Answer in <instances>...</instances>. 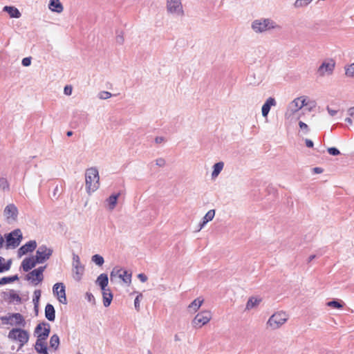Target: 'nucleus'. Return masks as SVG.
I'll list each match as a JSON object with an SVG mask.
<instances>
[{
    "mask_svg": "<svg viewBox=\"0 0 354 354\" xmlns=\"http://www.w3.org/2000/svg\"><path fill=\"white\" fill-rule=\"evenodd\" d=\"M289 315L283 310L274 313L268 319L266 327L272 330L281 328L288 320Z\"/></svg>",
    "mask_w": 354,
    "mask_h": 354,
    "instance_id": "obj_1",
    "label": "nucleus"
},
{
    "mask_svg": "<svg viewBox=\"0 0 354 354\" xmlns=\"http://www.w3.org/2000/svg\"><path fill=\"white\" fill-rule=\"evenodd\" d=\"M8 338L19 344V349L21 348L26 344L30 338V333L28 331L22 329L21 327H16L11 329L8 335Z\"/></svg>",
    "mask_w": 354,
    "mask_h": 354,
    "instance_id": "obj_2",
    "label": "nucleus"
},
{
    "mask_svg": "<svg viewBox=\"0 0 354 354\" xmlns=\"http://www.w3.org/2000/svg\"><path fill=\"white\" fill-rule=\"evenodd\" d=\"M86 189L88 194L94 192L99 187V174L98 171L95 167H91L86 171Z\"/></svg>",
    "mask_w": 354,
    "mask_h": 354,
    "instance_id": "obj_3",
    "label": "nucleus"
},
{
    "mask_svg": "<svg viewBox=\"0 0 354 354\" xmlns=\"http://www.w3.org/2000/svg\"><path fill=\"white\" fill-rule=\"evenodd\" d=\"M131 272L118 267L114 268L110 274L111 281L117 283L118 280H122L124 283L129 286L131 283Z\"/></svg>",
    "mask_w": 354,
    "mask_h": 354,
    "instance_id": "obj_4",
    "label": "nucleus"
},
{
    "mask_svg": "<svg viewBox=\"0 0 354 354\" xmlns=\"http://www.w3.org/2000/svg\"><path fill=\"white\" fill-rule=\"evenodd\" d=\"M3 324L12 326L24 327L26 322L20 313H9L5 316L0 317Z\"/></svg>",
    "mask_w": 354,
    "mask_h": 354,
    "instance_id": "obj_5",
    "label": "nucleus"
},
{
    "mask_svg": "<svg viewBox=\"0 0 354 354\" xmlns=\"http://www.w3.org/2000/svg\"><path fill=\"white\" fill-rule=\"evenodd\" d=\"M212 318V314L210 310H202L196 315L192 324L194 328H201L209 322Z\"/></svg>",
    "mask_w": 354,
    "mask_h": 354,
    "instance_id": "obj_6",
    "label": "nucleus"
},
{
    "mask_svg": "<svg viewBox=\"0 0 354 354\" xmlns=\"http://www.w3.org/2000/svg\"><path fill=\"white\" fill-rule=\"evenodd\" d=\"M277 27L275 23L270 19H257L252 24V28L255 32H263Z\"/></svg>",
    "mask_w": 354,
    "mask_h": 354,
    "instance_id": "obj_7",
    "label": "nucleus"
},
{
    "mask_svg": "<svg viewBox=\"0 0 354 354\" xmlns=\"http://www.w3.org/2000/svg\"><path fill=\"white\" fill-rule=\"evenodd\" d=\"M84 272V266L81 263L80 257L78 255L73 254V263H72V277L77 281H80Z\"/></svg>",
    "mask_w": 354,
    "mask_h": 354,
    "instance_id": "obj_8",
    "label": "nucleus"
},
{
    "mask_svg": "<svg viewBox=\"0 0 354 354\" xmlns=\"http://www.w3.org/2000/svg\"><path fill=\"white\" fill-rule=\"evenodd\" d=\"M306 105V98L297 97L292 100L288 106L285 113L286 118H290L295 113Z\"/></svg>",
    "mask_w": 354,
    "mask_h": 354,
    "instance_id": "obj_9",
    "label": "nucleus"
},
{
    "mask_svg": "<svg viewBox=\"0 0 354 354\" xmlns=\"http://www.w3.org/2000/svg\"><path fill=\"white\" fill-rule=\"evenodd\" d=\"M53 292L59 300V301L63 304H67V299L66 297V289L65 286L63 283H57L53 286Z\"/></svg>",
    "mask_w": 354,
    "mask_h": 354,
    "instance_id": "obj_10",
    "label": "nucleus"
},
{
    "mask_svg": "<svg viewBox=\"0 0 354 354\" xmlns=\"http://www.w3.org/2000/svg\"><path fill=\"white\" fill-rule=\"evenodd\" d=\"M4 239L5 243H20L23 239V234L20 229H15L6 234Z\"/></svg>",
    "mask_w": 354,
    "mask_h": 354,
    "instance_id": "obj_11",
    "label": "nucleus"
},
{
    "mask_svg": "<svg viewBox=\"0 0 354 354\" xmlns=\"http://www.w3.org/2000/svg\"><path fill=\"white\" fill-rule=\"evenodd\" d=\"M167 10L171 14H176L178 15H183V10L180 0H167Z\"/></svg>",
    "mask_w": 354,
    "mask_h": 354,
    "instance_id": "obj_12",
    "label": "nucleus"
},
{
    "mask_svg": "<svg viewBox=\"0 0 354 354\" xmlns=\"http://www.w3.org/2000/svg\"><path fill=\"white\" fill-rule=\"evenodd\" d=\"M335 62L333 59L329 62L324 61L318 68L317 73L320 76H324L326 74H332L335 68Z\"/></svg>",
    "mask_w": 354,
    "mask_h": 354,
    "instance_id": "obj_13",
    "label": "nucleus"
},
{
    "mask_svg": "<svg viewBox=\"0 0 354 354\" xmlns=\"http://www.w3.org/2000/svg\"><path fill=\"white\" fill-rule=\"evenodd\" d=\"M52 254V250L47 248L44 245H41L38 248L36 254L37 261L38 263H42L48 259Z\"/></svg>",
    "mask_w": 354,
    "mask_h": 354,
    "instance_id": "obj_14",
    "label": "nucleus"
},
{
    "mask_svg": "<svg viewBox=\"0 0 354 354\" xmlns=\"http://www.w3.org/2000/svg\"><path fill=\"white\" fill-rule=\"evenodd\" d=\"M45 267H39L32 272H29L27 275V279L32 283L37 284L43 280V272Z\"/></svg>",
    "mask_w": 354,
    "mask_h": 354,
    "instance_id": "obj_15",
    "label": "nucleus"
},
{
    "mask_svg": "<svg viewBox=\"0 0 354 354\" xmlns=\"http://www.w3.org/2000/svg\"><path fill=\"white\" fill-rule=\"evenodd\" d=\"M37 339L45 340L50 333V326L46 324H38L35 330Z\"/></svg>",
    "mask_w": 354,
    "mask_h": 354,
    "instance_id": "obj_16",
    "label": "nucleus"
},
{
    "mask_svg": "<svg viewBox=\"0 0 354 354\" xmlns=\"http://www.w3.org/2000/svg\"><path fill=\"white\" fill-rule=\"evenodd\" d=\"M204 303V299L198 297L191 302L187 306V310L189 313H196Z\"/></svg>",
    "mask_w": 354,
    "mask_h": 354,
    "instance_id": "obj_17",
    "label": "nucleus"
},
{
    "mask_svg": "<svg viewBox=\"0 0 354 354\" xmlns=\"http://www.w3.org/2000/svg\"><path fill=\"white\" fill-rule=\"evenodd\" d=\"M276 104H277V102L274 97H268L262 106V108H261L262 115L263 117L266 118L270 112L271 107L275 106Z\"/></svg>",
    "mask_w": 354,
    "mask_h": 354,
    "instance_id": "obj_18",
    "label": "nucleus"
},
{
    "mask_svg": "<svg viewBox=\"0 0 354 354\" xmlns=\"http://www.w3.org/2000/svg\"><path fill=\"white\" fill-rule=\"evenodd\" d=\"M4 214L8 218L15 220L18 214L17 207L14 204L8 205L4 209Z\"/></svg>",
    "mask_w": 354,
    "mask_h": 354,
    "instance_id": "obj_19",
    "label": "nucleus"
},
{
    "mask_svg": "<svg viewBox=\"0 0 354 354\" xmlns=\"http://www.w3.org/2000/svg\"><path fill=\"white\" fill-rule=\"evenodd\" d=\"M262 299L259 297H250L245 305V310L257 308L261 304Z\"/></svg>",
    "mask_w": 354,
    "mask_h": 354,
    "instance_id": "obj_20",
    "label": "nucleus"
},
{
    "mask_svg": "<svg viewBox=\"0 0 354 354\" xmlns=\"http://www.w3.org/2000/svg\"><path fill=\"white\" fill-rule=\"evenodd\" d=\"M37 263L38 262L36 257L26 258L22 261L21 266L25 272H28L34 268Z\"/></svg>",
    "mask_w": 354,
    "mask_h": 354,
    "instance_id": "obj_21",
    "label": "nucleus"
},
{
    "mask_svg": "<svg viewBox=\"0 0 354 354\" xmlns=\"http://www.w3.org/2000/svg\"><path fill=\"white\" fill-rule=\"evenodd\" d=\"M96 285L99 286L101 290L108 289L109 278L106 274H101L98 276L95 281Z\"/></svg>",
    "mask_w": 354,
    "mask_h": 354,
    "instance_id": "obj_22",
    "label": "nucleus"
},
{
    "mask_svg": "<svg viewBox=\"0 0 354 354\" xmlns=\"http://www.w3.org/2000/svg\"><path fill=\"white\" fill-rule=\"evenodd\" d=\"M48 8L52 11L57 13H60L63 11V6L59 0H50Z\"/></svg>",
    "mask_w": 354,
    "mask_h": 354,
    "instance_id": "obj_23",
    "label": "nucleus"
},
{
    "mask_svg": "<svg viewBox=\"0 0 354 354\" xmlns=\"http://www.w3.org/2000/svg\"><path fill=\"white\" fill-rule=\"evenodd\" d=\"M45 316L50 322H53L55 318V310L53 305L48 304L45 308Z\"/></svg>",
    "mask_w": 354,
    "mask_h": 354,
    "instance_id": "obj_24",
    "label": "nucleus"
},
{
    "mask_svg": "<svg viewBox=\"0 0 354 354\" xmlns=\"http://www.w3.org/2000/svg\"><path fill=\"white\" fill-rule=\"evenodd\" d=\"M35 348V350L40 354H48L45 340L37 339Z\"/></svg>",
    "mask_w": 354,
    "mask_h": 354,
    "instance_id": "obj_25",
    "label": "nucleus"
},
{
    "mask_svg": "<svg viewBox=\"0 0 354 354\" xmlns=\"http://www.w3.org/2000/svg\"><path fill=\"white\" fill-rule=\"evenodd\" d=\"M102 297H103V304L105 307H108L113 299V295L111 292L109 288L106 289L104 290H102Z\"/></svg>",
    "mask_w": 354,
    "mask_h": 354,
    "instance_id": "obj_26",
    "label": "nucleus"
},
{
    "mask_svg": "<svg viewBox=\"0 0 354 354\" xmlns=\"http://www.w3.org/2000/svg\"><path fill=\"white\" fill-rule=\"evenodd\" d=\"M3 11L6 12L12 18H19L21 17L19 10L13 6H6L3 8Z\"/></svg>",
    "mask_w": 354,
    "mask_h": 354,
    "instance_id": "obj_27",
    "label": "nucleus"
},
{
    "mask_svg": "<svg viewBox=\"0 0 354 354\" xmlns=\"http://www.w3.org/2000/svg\"><path fill=\"white\" fill-rule=\"evenodd\" d=\"M120 193L111 194L106 200L110 209H113L117 204Z\"/></svg>",
    "mask_w": 354,
    "mask_h": 354,
    "instance_id": "obj_28",
    "label": "nucleus"
},
{
    "mask_svg": "<svg viewBox=\"0 0 354 354\" xmlns=\"http://www.w3.org/2000/svg\"><path fill=\"white\" fill-rule=\"evenodd\" d=\"M223 167H224V163L223 162H218L214 165L213 171L212 173V178H214L219 175V174L222 171Z\"/></svg>",
    "mask_w": 354,
    "mask_h": 354,
    "instance_id": "obj_29",
    "label": "nucleus"
},
{
    "mask_svg": "<svg viewBox=\"0 0 354 354\" xmlns=\"http://www.w3.org/2000/svg\"><path fill=\"white\" fill-rule=\"evenodd\" d=\"M36 245H23L19 250L18 254L19 257L26 254L28 252H32L35 249Z\"/></svg>",
    "mask_w": 354,
    "mask_h": 354,
    "instance_id": "obj_30",
    "label": "nucleus"
},
{
    "mask_svg": "<svg viewBox=\"0 0 354 354\" xmlns=\"http://www.w3.org/2000/svg\"><path fill=\"white\" fill-rule=\"evenodd\" d=\"M344 303L342 300L335 299L330 301L326 303V306L328 307L334 308L336 309H342L344 306Z\"/></svg>",
    "mask_w": 354,
    "mask_h": 354,
    "instance_id": "obj_31",
    "label": "nucleus"
},
{
    "mask_svg": "<svg viewBox=\"0 0 354 354\" xmlns=\"http://www.w3.org/2000/svg\"><path fill=\"white\" fill-rule=\"evenodd\" d=\"M11 264V260H8L6 262L5 259L0 257V272L8 270Z\"/></svg>",
    "mask_w": 354,
    "mask_h": 354,
    "instance_id": "obj_32",
    "label": "nucleus"
},
{
    "mask_svg": "<svg viewBox=\"0 0 354 354\" xmlns=\"http://www.w3.org/2000/svg\"><path fill=\"white\" fill-rule=\"evenodd\" d=\"M50 346L56 350L59 345V338L57 335H53L51 336L50 339Z\"/></svg>",
    "mask_w": 354,
    "mask_h": 354,
    "instance_id": "obj_33",
    "label": "nucleus"
},
{
    "mask_svg": "<svg viewBox=\"0 0 354 354\" xmlns=\"http://www.w3.org/2000/svg\"><path fill=\"white\" fill-rule=\"evenodd\" d=\"M313 0H296L294 3L295 8H300L307 6Z\"/></svg>",
    "mask_w": 354,
    "mask_h": 354,
    "instance_id": "obj_34",
    "label": "nucleus"
},
{
    "mask_svg": "<svg viewBox=\"0 0 354 354\" xmlns=\"http://www.w3.org/2000/svg\"><path fill=\"white\" fill-rule=\"evenodd\" d=\"M0 189L3 191H9L10 185L8 180L4 177H0Z\"/></svg>",
    "mask_w": 354,
    "mask_h": 354,
    "instance_id": "obj_35",
    "label": "nucleus"
},
{
    "mask_svg": "<svg viewBox=\"0 0 354 354\" xmlns=\"http://www.w3.org/2000/svg\"><path fill=\"white\" fill-rule=\"evenodd\" d=\"M92 261L97 266H101L104 263V259L99 254H95L92 257Z\"/></svg>",
    "mask_w": 354,
    "mask_h": 354,
    "instance_id": "obj_36",
    "label": "nucleus"
},
{
    "mask_svg": "<svg viewBox=\"0 0 354 354\" xmlns=\"http://www.w3.org/2000/svg\"><path fill=\"white\" fill-rule=\"evenodd\" d=\"M346 75L351 77H354V63L348 65L346 68Z\"/></svg>",
    "mask_w": 354,
    "mask_h": 354,
    "instance_id": "obj_37",
    "label": "nucleus"
},
{
    "mask_svg": "<svg viewBox=\"0 0 354 354\" xmlns=\"http://www.w3.org/2000/svg\"><path fill=\"white\" fill-rule=\"evenodd\" d=\"M112 96V94L109 91H101L98 93V97L102 100H106L110 98Z\"/></svg>",
    "mask_w": 354,
    "mask_h": 354,
    "instance_id": "obj_38",
    "label": "nucleus"
},
{
    "mask_svg": "<svg viewBox=\"0 0 354 354\" xmlns=\"http://www.w3.org/2000/svg\"><path fill=\"white\" fill-rule=\"evenodd\" d=\"M142 299V294L138 293V295H137V297H136V299L134 300V306L137 310H140V300Z\"/></svg>",
    "mask_w": 354,
    "mask_h": 354,
    "instance_id": "obj_39",
    "label": "nucleus"
},
{
    "mask_svg": "<svg viewBox=\"0 0 354 354\" xmlns=\"http://www.w3.org/2000/svg\"><path fill=\"white\" fill-rule=\"evenodd\" d=\"M299 128L303 131L304 134H307L310 131L308 126L304 122H299Z\"/></svg>",
    "mask_w": 354,
    "mask_h": 354,
    "instance_id": "obj_40",
    "label": "nucleus"
},
{
    "mask_svg": "<svg viewBox=\"0 0 354 354\" xmlns=\"http://www.w3.org/2000/svg\"><path fill=\"white\" fill-rule=\"evenodd\" d=\"M327 151H328V153L331 156H338L340 154L339 150L335 147L328 148Z\"/></svg>",
    "mask_w": 354,
    "mask_h": 354,
    "instance_id": "obj_41",
    "label": "nucleus"
},
{
    "mask_svg": "<svg viewBox=\"0 0 354 354\" xmlns=\"http://www.w3.org/2000/svg\"><path fill=\"white\" fill-rule=\"evenodd\" d=\"M214 216H215V210L210 209L206 213V214L204 216H205V219L210 221L214 218Z\"/></svg>",
    "mask_w": 354,
    "mask_h": 354,
    "instance_id": "obj_42",
    "label": "nucleus"
},
{
    "mask_svg": "<svg viewBox=\"0 0 354 354\" xmlns=\"http://www.w3.org/2000/svg\"><path fill=\"white\" fill-rule=\"evenodd\" d=\"M185 337L184 333L180 332L174 335V340L175 342H180Z\"/></svg>",
    "mask_w": 354,
    "mask_h": 354,
    "instance_id": "obj_43",
    "label": "nucleus"
},
{
    "mask_svg": "<svg viewBox=\"0 0 354 354\" xmlns=\"http://www.w3.org/2000/svg\"><path fill=\"white\" fill-rule=\"evenodd\" d=\"M115 39H116V42L119 44H122L124 43V39L123 35H122V32L120 33L118 32H117V36H116Z\"/></svg>",
    "mask_w": 354,
    "mask_h": 354,
    "instance_id": "obj_44",
    "label": "nucleus"
},
{
    "mask_svg": "<svg viewBox=\"0 0 354 354\" xmlns=\"http://www.w3.org/2000/svg\"><path fill=\"white\" fill-rule=\"evenodd\" d=\"M21 64L24 66H29L31 64V57H24L21 61Z\"/></svg>",
    "mask_w": 354,
    "mask_h": 354,
    "instance_id": "obj_45",
    "label": "nucleus"
},
{
    "mask_svg": "<svg viewBox=\"0 0 354 354\" xmlns=\"http://www.w3.org/2000/svg\"><path fill=\"white\" fill-rule=\"evenodd\" d=\"M61 189H62L61 187H59L58 185H57L53 190V196L54 197L58 196L62 192Z\"/></svg>",
    "mask_w": 354,
    "mask_h": 354,
    "instance_id": "obj_46",
    "label": "nucleus"
},
{
    "mask_svg": "<svg viewBox=\"0 0 354 354\" xmlns=\"http://www.w3.org/2000/svg\"><path fill=\"white\" fill-rule=\"evenodd\" d=\"M165 160L162 158H160L156 160V165L159 167H164L165 165Z\"/></svg>",
    "mask_w": 354,
    "mask_h": 354,
    "instance_id": "obj_47",
    "label": "nucleus"
},
{
    "mask_svg": "<svg viewBox=\"0 0 354 354\" xmlns=\"http://www.w3.org/2000/svg\"><path fill=\"white\" fill-rule=\"evenodd\" d=\"M17 279V277L15 276L12 279L11 278H7V277H3L2 278L1 280H0V284H6L10 281H11L12 279Z\"/></svg>",
    "mask_w": 354,
    "mask_h": 354,
    "instance_id": "obj_48",
    "label": "nucleus"
},
{
    "mask_svg": "<svg viewBox=\"0 0 354 354\" xmlns=\"http://www.w3.org/2000/svg\"><path fill=\"white\" fill-rule=\"evenodd\" d=\"M137 277L140 279V281L142 283L146 282L148 279L147 276L143 273L138 274Z\"/></svg>",
    "mask_w": 354,
    "mask_h": 354,
    "instance_id": "obj_49",
    "label": "nucleus"
},
{
    "mask_svg": "<svg viewBox=\"0 0 354 354\" xmlns=\"http://www.w3.org/2000/svg\"><path fill=\"white\" fill-rule=\"evenodd\" d=\"M40 296H41V292L40 290H35L34 292V298H33V301L34 302H38L39 301V299L40 298Z\"/></svg>",
    "mask_w": 354,
    "mask_h": 354,
    "instance_id": "obj_50",
    "label": "nucleus"
},
{
    "mask_svg": "<svg viewBox=\"0 0 354 354\" xmlns=\"http://www.w3.org/2000/svg\"><path fill=\"white\" fill-rule=\"evenodd\" d=\"M64 94L66 95H70L72 93V87L71 86L66 85L64 89Z\"/></svg>",
    "mask_w": 354,
    "mask_h": 354,
    "instance_id": "obj_51",
    "label": "nucleus"
},
{
    "mask_svg": "<svg viewBox=\"0 0 354 354\" xmlns=\"http://www.w3.org/2000/svg\"><path fill=\"white\" fill-rule=\"evenodd\" d=\"M209 221L205 219V216L202 218V221L199 223V229L201 230Z\"/></svg>",
    "mask_w": 354,
    "mask_h": 354,
    "instance_id": "obj_52",
    "label": "nucleus"
},
{
    "mask_svg": "<svg viewBox=\"0 0 354 354\" xmlns=\"http://www.w3.org/2000/svg\"><path fill=\"white\" fill-rule=\"evenodd\" d=\"M306 146L308 148H313L314 146L313 142L310 139H305Z\"/></svg>",
    "mask_w": 354,
    "mask_h": 354,
    "instance_id": "obj_53",
    "label": "nucleus"
},
{
    "mask_svg": "<svg viewBox=\"0 0 354 354\" xmlns=\"http://www.w3.org/2000/svg\"><path fill=\"white\" fill-rule=\"evenodd\" d=\"M165 140V138L164 137H162V136H157V137L155 138V142H156V143H157V144L162 143V142H163Z\"/></svg>",
    "mask_w": 354,
    "mask_h": 354,
    "instance_id": "obj_54",
    "label": "nucleus"
},
{
    "mask_svg": "<svg viewBox=\"0 0 354 354\" xmlns=\"http://www.w3.org/2000/svg\"><path fill=\"white\" fill-rule=\"evenodd\" d=\"M327 111H328V113L330 114V115H331V116L335 115V114L337 113V111L336 110L331 109L328 106L327 107Z\"/></svg>",
    "mask_w": 354,
    "mask_h": 354,
    "instance_id": "obj_55",
    "label": "nucleus"
},
{
    "mask_svg": "<svg viewBox=\"0 0 354 354\" xmlns=\"http://www.w3.org/2000/svg\"><path fill=\"white\" fill-rule=\"evenodd\" d=\"M313 171L315 174H322L324 170L321 167H314Z\"/></svg>",
    "mask_w": 354,
    "mask_h": 354,
    "instance_id": "obj_56",
    "label": "nucleus"
},
{
    "mask_svg": "<svg viewBox=\"0 0 354 354\" xmlns=\"http://www.w3.org/2000/svg\"><path fill=\"white\" fill-rule=\"evenodd\" d=\"M349 115L354 119V106L351 107L348 111Z\"/></svg>",
    "mask_w": 354,
    "mask_h": 354,
    "instance_id": "obj_57",
    "label": "nucleus"
},
{
    "mask_svg": "<svg viewBox=\"0 0 354 354\" xmlns=\"http://www.w3.org/2000/svg\"><path fill=\"white\" fill-rule=\"evenodd\" d=\"M86 296H87V298H88V301H91L92 299H93V300H94V297L93 296V295H92V294H91V293H86Z\"/></svg>",
    "mask_w": 354,
    "mask_h": 354,
    "instance_id": "obj_58",
    "label": "nucleus"
},
{
    "mask_svg": "<svg viewBox=\"0 0 354 354\" xmlns=\"http://www.w3.org/2000/svg\"><path fill=\"white\" fill-rule=\"evenodd\" d=\"M345 122L348 123V124H352V119L351 118H346L345 119Z\"/></svg>",
    "mask_w": 354,
    "mask_h": 354,
    "instance_id": "obj_59",
    "label": "nucleus"
},
{
    "mask_svg": "<svg viewBox=\"0 0 354 354\" xmlns=\"http://www.w3.org/2000/svg\"><path fill=\"white\" fill-rule=\"evenodd\" d=\"M0 243H5V239L3 237V236L0 234Z\"/></svg>",
    "mask_w": 354,
    "mask_h": 354,
    "instance_id": "obj_60",
    "label": "nucleus"
},
{
    "mask_svg": "<svg viewBox=\"0 0 354 354\" xmlns=\"http://www.w3.org/2000/svg\"><path fill=\"white\" fill-rule=\"evenodd\" d=\"M73 134V132L72 131H68L66 132L67 136L70 137Z\"/></svg>",
    "mask_w": 354,
    "mask_h": 354,
    "instance_id": "obj_61",
    "label": "nucleus"
},
{
    "mask_svg": "<svg viewBox=\"0 0 354 354\" xmlns=\"http://www.w3.org/2000/svg\"><path fill=\"white\" fill-rule=\"evenodd\" d=\"M26 243L32 244V243H37V242L35 240H31V241H29L26 242Z\"/></svg>",
    "mask_w": 354,
    "mask_h": 354,
    "instance_id": "obj_62",
    "label": "nucleus"
},
{
    "mask_svg": "<svg viewBox=\"0 0 354 354\" xmlns=\"http://www.w3.org/2000/svg\"><path fill=\"white\" fill-rule=\"evenodd\" d=\"M10 245H7V248H8V247L10 246ZM13 246V248H15L16 246H17L18 245H15V244H12V245Z\"/></svg>",
    "mask_w": 354,
    "mask_h": 354,
    "instance_id": "obj_63",
    "label": "nucleus"
},
{
    "mask_svg": "<svg viewBox=\"0 0 354 354\" xmlns=\"http://www.w3.org/2000/svg\"><path fill=\"white\" fill-rule=\"evenodd\" d=\"M314 258H315V256H310V260H312V259H313Z\"/></svg>",
    "mask_w": 354,
    "mask_h": 354,
    "instance_id": "obj_64",
    "label": "nucleus"
}]
</instances>
